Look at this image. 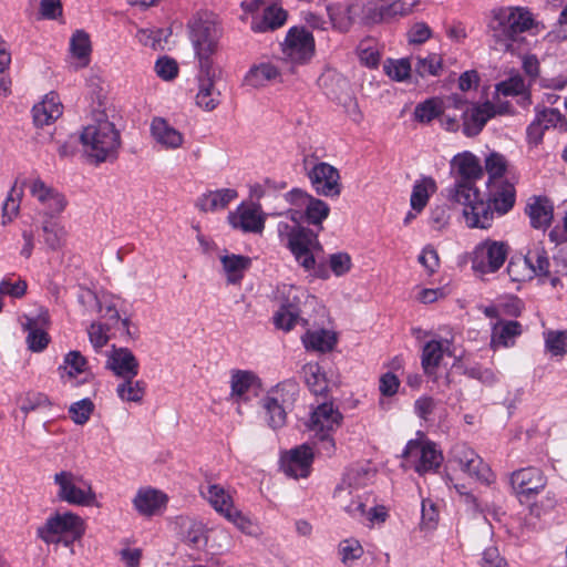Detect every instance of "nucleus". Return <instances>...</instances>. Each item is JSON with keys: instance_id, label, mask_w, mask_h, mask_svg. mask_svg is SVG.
<instances>
[{"instance_id": "1", "label": "nucleus", "mask_w": 567, "mask_h": 567, "mask_svg": "<svg viewBox=\"0 0 567 567\" xmlns=\"http://www.w3.org/2000/svg\"><path fill=\"white\" fill-rule=\"evenodd\" d=\"M455 173V183L446 189L450 202L463 206V216L467 226H486L491 219L488 206L483 204L481 192L475 186L476 181L483 176L480 161L466 152L456 155L452 162Z\"/></svg>"}, {"instance_id": "2", "label": "nucleus", "mask_w": 567, "mask_h": 567, "mask_svg": "<svg viewBox=\"0 0 567 567\" xmlns=\"http://www.w3.org/2000/svg\"><path fill=\"white\" fill-rule=\"evenodd\" d=\"M487 28L494 41V49L509 52L513 51L514 42L519 34L527 31L538 34L545 27L534 19L528 9L514 7L493 10Z\"/></svg>"}, {"instance_id": "3", "label": "nucleus", "mask_w": 567, "mask_h": 567, "mask_svg": "<svg viewBox=\"0 0 567 567\" xmlns=\"http://www.w3.org/2000/svg\"><path fill=\"white\" fill-rule=\"evenodd\" d=\"M81 142L89 157L102 163L116 157L121 134L110 121L106 110H94L91 123L81 133Z\"/></svg>"}, {"instance_id": "4", "label": "nucleus", "mask_w": 567, "mask_h": 567, "mask_svg": "<svg viewBox=\"0 0 567 567\" xmlns=\"http://www.w3.org/2000/svg\"><path fill=\"white\" fill-rule=\"evenodd\" d=\"M189 37L198 64L215 63L221 28L216 17L209 12L196 14L189 22Z\"/></svg>"}, {"instance_id": "5", "label": "nucleus", "mask_w": 567, "mask_h": 567, "mask_svg": "<svg viewBox=\"0 0 567 567\" xmlns=\"http://www.w3.org/2000/svg\"><path fill=\"white\" fill-rule=\"evenodd\" d=\"M84 533L82 518L71 512L56 514L38 528V536L47 544L72 545Z\"/></svg>"}, {"instance_id": "6", "label": "nucleus", "mask_w": 567, "mask_h": 567, "mask_svg": "<svg viewBox=\"0 0 567 567\" xmlns=\"http://www.w3.org/2000/svg\"><path fill=\"white\" fill-rule=\"evenodd\" d=\"M54 484L59 487L60 501L71 505L91 506L96 501L92 484L82 475L71 471H61L53 476Z\"/></svg>"}, {"instance_id": "7", "label": "nucleus", "mask_w": 567, "mask_h": 567, "mask_svg": "<svg viewBox=\"0 0 567 567\" xmlns=\"http://www.w3.org/2000/svg\"><path fill=\"white\" fill-rule=\"evenodd\" d=\"M284 58L280 64L288 66L287 71L295 72L297 65L308 63L315 54V39L305 28H291L282 44Z\"/></svg>"}, {"instance_id": "8", "label": "nucleus", "mask_w": 567, "mask_h": 567, "mask_svg": "<svg viewBox=\"0 0 567 567\" xmlns=\"http://www.w3.org/2000/svg\"><path fill=\"white\" fill-rule=\"evenodd\" d=\"M342 414L332 403H322L311 413L310 430L319 440V451L331 455L334 451V441L331 433L340 427Z\"/></svg>"}, {"instance_id": "9", "label": "nucleus", "mask_w": 567, "mask_h": 567, "mask_svg": "<svg viewBox=\"0 0 567 567\" xmlns=\"http://www.w3.org/2000/svg\"><path fill=\"white\" fill-rule=\"evenodd\" d=\"M509 249L505 241L486 239L480 243L472 252V269L482 276L498 271L505 264Z\"/></svg>"}, {"instance_id": "10", "label": "nucleus", "mask_w": 567, "mask_h": 567, "mask_svg": "<svg viewBox=\"0 0 567 567\" xmlns=\"http://www.w3.org/2000/svg\"><path fill=\"white\" fill-rule=\"evenodd\" d=\"M220 74L221 70L216 63L198 64L196 104L207 112L215 110L220 103V92L215 86Z\"/></svg>"}, {"instance_id": "11", "label": "nucleus", "mask_w": 567, "mask_h": 567, "mask_svg": "<svg viewBox=\"0 0 567 567\" xmlns=\"http://www.w3.org/2000/svg\"><path fill=\"white\" fill-rule=\"evenodd\" d=\"M402 457L408 458L414 463V470L420 475L429 472H435L442 461L443 456L440 451L436 450L435 444L432 442H420L411 440L408 442Z\"/></svg>"}, {"instance_id": "12", "label": "nucleus", "mask_w": 567, "mask_h": 567, "mask_svg": "<svg viewBox=\"0 0 567 567\" xmlns=\"http://www.w3.org/2000/svg\"><path fill=\"white\" fill-rule=\"evenodd\" d=\"M509 484L523 502L540 494L546 487L547 480L540 468L528 466L514 471L509 476Z\"/></svg>"}, {"instance_id": "13", "label": "nucleus", "mask_w": 567, "mask_h": 567, "mask_svg": "<svg viewBox=\"0 0 567 567\" xmlns=\"http://www.w3.org/2000/svg\"><path fill=\"white\" fill-rule=\"evenodd\" d=\"M450 453L452 460L470 476L486 484L492 482L493 474L489 466L465 443H456Z\"/></svg>"}, {"instance_id": "14", "label": "nucleus", "mask_w": 567, "mask_h": 567, "mask_svg": "<svg viewBox=\"0 0 567 567\" xmlns=\"http://www.w3.org/2000/svg\"><path fill=\"white\" fill-rule=\"evenodd\" d=\"M488 197L486 200L483 199V204L488 206L491 213V219L486 226H468L470 228H482L487 229L492 226L494 214L498 215L507 214L515 204L516 192L514 184L511 182H502L495 184H487Z\"/></svg>"}, {"instance_id": "15", "label": "nucleus", "mask_w": 567, "mask_h": 567, "mask_svg": "<svg viewBox=\"0 0 567 567\" xmlns=\"http://www.w3.org/2000/svg\"><path fill=\"white\" fill-rule=\"evenodd\" d=\"M310 183L318 195L338 197L341 193L339 171L326 162L315 164L308 172Z\"/></svg>"}, {"instance_id": "16", "label": "nucleus", "mask_w": 567, "mask_h": 567, "mask_svg": "<svg viewBox=\"0 0 567 567\" xmlns=\"http://www.w3.org/2000/svg\"><path fill=\"white\" fill-rule=\"evenodd\" d=\"M312 461L311 447L303 444L281 457V470L289 477L305 478L310 474Z\"/></svg>"}, {"instance_id": "17", "label": "nucleus", "mask_w": 567, "mask_h": 567, "mask_svg": "<svg viewBox=\"0 0 567 567\" xmlns=\"http://www.w3.org/2000/svg\"><path fill=\"white\" fill-rule=\"evenodd\" d=\"M265 216L260 207L255 204L240 205L235 212L229 213L228 221L235 229L244 233L260 234L265 228Z\"/></svg>"}, {"instance_id": "18", "label": "nucleus", "mask_w": 567, "mask_h": 567, "mask_svg": "<svg viewBox=\"0 0 567 567\" xmlns=\"http://www.w3.org/2000/svg\"><path fill=\"white\" fill-rule=\"evenodd\" d=\"M505 106L501 105L498 109L492 102L474 105L471 110L464 113L463 132L466 136L477 135L487 121L496 114L505 113Z\"/></svg>"}, {"instance_id": "19", "label": "nucleus", "mask_w": 567, "mask_h": 567, "mask_svg": "<svg viewBox=\"0 0 567 567\" xmlns=\"http://www.w3.org/2000/svg\"><path fill=\"white\" fill-rule=\"evenodd\" d=\"M79 301L83 305L93 306L95 308V311L100 313L102 318L109 321L106 324H112V327H115L116 324L121 323L123 329L126 330L127 336H131L130 319L120 318V313L116 309V306L112 300H109L105 297L99 298L93 291L86 290L79 296Z\"/></svg>"}, {"instance_id": "20", "label": "nucleus", "mask_w": 567, "mask_h": 567, "mask_svg": "<svg viewBox=\"0 0 567 567\" xmlns=\"http://www.w3.org/2000/svg\"><path fill=\"white\" fill-rule=\"evenodd\" d=\"M346 489V485H338L333 498L351 518L362 522L365 516V507L369 503L368 493H353Z\"/></svg>"}, {"instance_id": "21", "label": "nucleus", "mask_w": 567, "mask_h": 567, "mask_svg": "<svg viewBox=\"0 0 567 567\" xmlns=\"http://www.w3.org/2000/svg\"><path fill=\"white\" fill-rule=\"evenodd\" d=\"M106 368L121 379H135L140 371V363L130 349L114 348L109 355Z\"/></svg>"}, {"instance_id": "22", "label": "nucleus", "mask_w": 567, "mask_h": 567, "mask_svg": "<svg viewBox=\"0 0 567 567\" xmlns=\"http://www.w3.org/2000/svg\"><path fill=\"white\" fill-rule=\"evenodd\" d=\"M299 293L300 289L296 287L288 288L287 297L274 318L277 328L289 331L298 322L301 302Z\"/></svg>"}, {"instance_id": "23", "label": "nucleus", "mask_w": 567, "mask_h": 567, "mask_svg": "<svg viewBox=\"0 0 567 567\" xmlns=\"http://www.w3.org/2000/svg\"><path fill=\"white\" fill-rule=\"evenodd\" d=\"M370 18L374 22H388L411 12V6L403 0H369Z\"/></svg>"}, {"instance_id": "24", "label": "nucleus", "mask_w": 567, "mask_h": 567, "mask_svg": "<svg viewBox=\"0 0 567 567\" xmlns=\"http://www.w3.org/2000/svg\"><path fill=\"white\" fill-rule=\"evenodd\" d=\"M525 213L529 217L530 226L535 229H546L554 218V205L545 196H534L528 199Z\"/></svg>"}, {"instance_id": "25", "label": "nucleus", "mask_w": 567, "mask_h": 567, "mask_svg": "<svg viewBox=\"0 0 567 567\" xmlns=\"http://www.w3.org/2000/svg\"><path fill=\"white\" fill-rule=\"evenodd\" d=\"M63 113V105L55 92L48 93L44 99L32 109L33 123L38 127L50 125Z\"/></svg>"}, {"instance_id": "26", "label": "nucleus", "mask_w": 567, "mask_h": 567, "mask_svg": "<svg viewBox=\"0 0 567 567\" xmlns=\"http://www.w3.org/2000/svg\"><path fill=\"white\" fill-rule=\"evenodd\" d=\"M151 135L165 150H177L183 145V134L163 117H154Z\"/></svg>"}, {"instance_id": "27", "label": "nucleus", "mask_w": 567, "mask_h": 567, "mask_svg": "<svg viewBox=\"0 0 567 567\" xmlns=\"http://www.w3.org/2000/svg\"><path fill=\"white\" fill-rule=\"evenodd\" d=\"M48 322V311H41L37 318H27L24 327L28 330L27 342L30 350L40 352L48 347L50 337L43 329Z\"/></svg>"}, {"instance_id": "28", "label": "nucleus", "mask_w": 567, "mask_h": 567, "mask_svg": "<svg viewBox=\"0 0 567 567\" xmlns=\"http://www.w3.org/2000/svg\"><path fill=\"white\" fill-rule=\"evenodd\" d=\"M523 332L522 324L516 320L498 319L492 326L491 347L496 349L499 347L514 346L515 339Z\"/></svg>"}, {"instance_id": "29", "label": "nucleus", "mask_w": 567, "mask_h": 567, "mask_svg": "<svg viewBox=\"0 0 567 567\" xmlns=\"http://www.w3.org/2000/svg\"><path fill=\"white\" fill-rule=\"evenodd\" d=\"M285 72V65L275 64L272 62H265L252 65L246 74L245 84L252 87L265 86L268 82L280 80L281 74Z\"/></svg>"}, {"instance_id": "30", "label": "nucleus", "mask_w": 567, "mask_h": 567, "mask_svg": "<svg viewBox=\"0 0 567 567\" xmlns=\"http://www.w3.org/2000/svg\"><path fill=\"white\" fill-rule=\"evenodd\" d=\"M254 386H260V380L255 372L248 370H231L230 373V396L237 403L247 401L246 394Z\"/></svg>"}, {"instance_id": "31", "label": "nucleus", "mask_w": 567, "mask_h": 567, "mask_svg": "<svg viewBox=\"0 0 567 567\" xmlns=\"http://www.w3.org/2000/svg\"><path fill=\"white\" fill-rule=\"evenodd\" d=\"M287 230L288 247L292 254L310 249L317 240V234L299 225L290 227L288 224H279V231Z\"/></svg>"}, {"instance_id": "32", "label": "nucleus", "mask_w": 567, "mask_h": 567, "mask_svg": "<svg viewBox=\"0 0 567 567\" xmlns=\"http://www.w3.org/2000/svg\"><path fill=\"white\" fill-rule=\"evenodd\" d=\"M238 196V193L231 188H223L207 194H203L196 202V207L202 212H214L224 209Z\"/></svg>"}, {"instance_id": "33", "label": "nucleus", "mask_w": 567, "mask_h": 567, "mask_svg": "<svg viewBox=\"0 0 567 567\" xmlns=\"http://www.w3.org/2000/svg\"><path fill=\"white\" fill-rule=\"evenodd\" d=\"M165 502V495L151 488L138 491L133 501L136 511L145 516L154 515Z\"/></svg>"}, {"instance_id": "34", "label": "nucleus", "mask_w": 567, "mask_h": 567, "mask_svg": "<svg viewBox=\"0 0 567 567\" xmlns=\"http://www.w3.org/2000/svg\"><path fill=\"white\" fill-rule=\"evenodd\" d=\"M182 540L192 548H203L207 544L206 526L195 519H184L182 523Z\"/></svg>"}, {"instance_id": "35", "label": "nucleus", "mask_w": 567, "mask_h": 567, "mask_svg": "<svg viewBox=\"0 0 567 567\" xmlns=\"http://www.w3.org/2000/svg\"><path fill=\"white\" fill-rule=\"evenodd\" d=\"M374 476V472L364 466L351 467L343 475L342 481L339 485H346V489L353 493H367L365 486Z\"/></svg>"}, {"instance_id": "36", "label": "nucleus", "mask_w": 567, "mask_h": 567, "mask_svg": "<svg viewBox=\"0 0 567 567\" xmlns=\"http://www.w3.org/2000/svg\"><path fill=\"white\" fill-rule=\"evenodd\" d=\"M446 349L439 340H431L424 344L421 363L425 374L430 377L435 374Z\"/></svg>"}, {"instance_id": "37", "label": "nucleus", "mask_w": 567, "mask_h": 567, "mask_svg": "<svg viewBox=\"0 0 567 567\" xmlns=\"http://www.w3.org/2000/svg\"><path fill=\"white\" fill-rule=\"evenodd\" d=\"M223 268L227 274V280L229 284L239 282L244 272L250 267L251 260L249 257L241 255H225L220 258Z\"/></svg>"}, {"instance_id": "38", "label": "nucleus", "mask_w": 567, "mask_h": 567, "mask_svg": "<svg viewBox=\"0 0 567 567\" xmlns=\"http://www.w3.org/2000/svg\"><path fill=\"white\" fill-rule=\"evenodd\" d=\"M302 375L310 391L316 395H323L328 391V381L321 367L309 362L302 367Z\"/></svg>"}, {"instance_id": "39", "label": "nucleus", "mask_w": 567, "mask_h": 567, "mask_svg": "<svg viewBox=\"0 0 567 567\" xmlns=\"http://www.w3.org/2000/svg\"><path fill=\"white\" fill-rule=\"evenodd\" d=\"M202 494L213 508L223 516L234 507L231 496L218 484H209L207 491H202Z\"/></svg>"}, {"instance_id": "40", "label": "nucleus", "mask_w": 567, "mask_h": 567, "mask_svg": "<svg viewBox=\"0 0 567 567\" xmlns=\"http://www.w3.org/2000/svg\"><path fill=\"white\" fill-rule=\"evenodd\" d=\"M306 349L319 352L331 351L337 342L334 333L321 329L317 331H308L302 338Z\"/></svg>"}, {"instance_id": "41", "label": "nucleus", "mask_w": 567, "mask_h": 567, "mask_svg": "<svg viewBox=\"0 0 567 567\" xmlns=\"http://www.w3.org/2000/svg\"><path fill=\"white\" fill-rule=\"evenodd\" d=\"M146 390V383L142 380L122 379L116 386L117 396L124 402H142Z\"/></svg>"}, {"instance_id": "42", "label": "nucleus", "mask_w": 567, "mask_h": 567, "mask_svg": "<svg viewBox=\"0 0 567 567\" xmlns=\"http://www.w3.org/2000/svg\"><path fill=\"white\" fill-rule=\"evenodd\" d=\"M436 189L435 182L432 177H424L415 182L411 194V207L420 213L427 204L430 194Z\"/></svg>"}, {"instance_id": "43", "label": "nucleus", "mask_w": 567, "mask_h": 567, "mask_svg": "<svg viewBox=\"0 0 567 567\" xmlns=\"http://www.w3.org/2000/svg\"><path fill=\"white\" fill-rule=\"evenodd\" d=\"M43 239L52 250L60 249L66 238V230L59 221L48 218L42 223Z\"/></svg>"}, {"instance_id": "44", "label": "nucleus", "mask_w": 567, "mask_h": 567, "mask_svg": "<svg viewBox=\"0 0 567 567\" xmlns=\"http://www.w3.org/2000/svg\"><path fill=\"white\" fill-rule=\"evenodd\" d=\"M299 392V386L297 382L292 380L284 381L278 383L274 389H271L266 399H276V402L287 405L289 408L292 406L293 402Z\"/></svg>"}, {"instance_id": "45", "label": "nucleus", "mask_w": 567, "mask_h": 567, "mask_svg": "<svg viewBox=\"0 0 567 567\" xmlns=\"http://www.w3.org/2000/svg\"><path fill=\"white\" fill-rule=\"evenodd\" d=\"M414 71L421 78L440 76L443 71V60L440 54L429 53L426 56H417Z\"/></svg>"}, {"instance_id": "46", "label": "nucleus", "mask_w": 567, "mask_h": 567, "mask_svg": "<svg viewBox=\"0 0 567 567\" xmlns=\"http://www.w3.org/2000/svg\"><path fill=\"white\" fill-rule=\"evenodd\" d=\"M524 261L533 274L537 276H547L549 274L550 262L547 251L543 246H536L534 249H530L524 257Z\"/></svg>"}, {"instance_id": "47", "label": "nucleus", "mask_w": 567, "mask_h": 567, "mask_svg": "<svg viewBox=\"0 0 567 567\" xmlns=\"http://www.w3.org/2000/svg\"><path fill=\"white\" fill-rule=\"evenodd\" d=\"M287 19V13L284 9L276 6L269 4L264 9L262 21L257 24H252L255 31L275 30L281 27Z\"/></svg>"}, {"instance_id": "48", "label": "nucleus", "mask_w": 567, "mask_h": 567, "mask_svg": "<svg viewBox=\"0 0 567 567\" xmlns=\"http://www.w3.org/2000/svg\"><path fill=\"white\" fill-rule=\"evenodd\" d=\"M508 167L504 155L493 152L485 158V169L488 174L487 184L506 182L503 179Z\"/></svg>"}, {"instance_id": "49", "label": "nucleus", "mask_w": 567, "mask_h": 567, "mask_svg": "<svg viewBox=\"0 0 567 567\" xmlns=\"http://www.w3.org/2000/svg\"><path fill=\"white\" fill-rule=\"evenodd\" d=\"M262 408L267 414L268 425L276 430L286 424L287 409L289 406L276 402V399H262Z\"/></svg>"}, {"instance_id": "50", "label": "nucleus", "mask_w": 567, "mask_h": 567, "mask_svg": "<svg viewBox=\"0 0 567 567\" xmlns=\"http://www.w3.org/2000/svg\"><path fill=\"white\" fill-rule=\"evenodd\" d=\"M442 114V102L437 99H429L415 106L414 117L421 123H429Z\"/></svg>"}, {"instance_id": "51", "label": "nucleus", "mask_w": 567, "mask_h": 567, "mask_svg": "<svg viewBox=\"0 0 567 567\" xmlns=\"http://www.w3.org/2000/svg\"><path fill=\"white\" fill-rule=\"evenodd\" d=\"M63 362V369L70 378H75L78 374L84 373L89 369L86 358L78 350L68 352L64 355ZM60 369H62V367Z\"/></svg>"}, {"instance_id": "52", "label": "nucleus", "mask_w": 567, "mask_h": 567, "mask_svg": "<svg viewBox=\"0 0 567 567\" xmlns=\"http://www.w3.org/2000/svg\"><path fill=\"white\" fill-rule=\"evenodd\" d=\"M319 85L324 90V93L332 99L338 97L347 85L344 79L334 71L324 72L318 80Z\"/></svg>"}, {"instance_id": "53", "label": "nucleus", "mask_w": 567, "mask_h": 567, "mask_svg": "<svg viewBox=\"0 0 567 567\" xmlns=\"http://www.w3.org/2000/svg\"><path fill=\"white\" fill-rule=\"evenodd\" d=\"M330 208L327 203L319 198L312 197L306 206V218L311 225H321V223L329 216Z\"/></svg>"}, {"instance_id": "54", "label": "nucleus", "mask_w": 567, "mask_h": 567, "mask_svg": "<svg viewBox=\"0 0 567 567\" xmlns=\"http://www.w3.org/2000/svg\"><path fill=\"white\" fill-rule=\"evenodd\" d=\"M70 49L74 56L80 60H85L84 64H86L91 53V41L89 34L83 30L75 31L71 38Z\"/></svg>"}, {"instance_id": "55", "label": "nucleus", "mask_w": 567, "mask_h": 567, "mask_svg": "<svg viewBox=\"0 0 567 567\" xmlns=\"http://www.w3.org/2000/svg\"><path fill=\"white\" fill-rule=\"evenodd\" d=\"M384 72L394 81H404L410 76L412 64L410 59L388 60L383 65Z\"/></svg>"}, {"instance_id": "56", "label": "nucleus", "mask_w": 567, "mask_h": 567, "mask_svg": "<svg viewBox=\"0 0 567 567\" xmlns=\"http://www.w3.org/2000/svg\"><path fill=\"white\" fill-rule=\"evenodd\" d=\"M18 401L20 404V410L24 414H28L29 412L34 411L39 408L50 405V401L45 394L34 391H29L25 392L24 394H21Z\"/></svg>"}, {"instance_id": "57", "label": "nucleus", "mask_w": 567, "mask_h": 567, "mask_svg": "<svg viewBox=\"0 0 567 567\" xmlns=\"http://www.w3.org/2000/svg\"><path fill=\"white\" fill-rule=\"evenodd\" d=\"M164 30L162 29H141L136 33V38L140 43L145 47H148L153 50H163L164 44Z\"/></svg>"}, {"instance_id": "58", "label": "nucleus", "mask_w": 567, "mask_h": 567, "mask_svg": "<svg viewBox=\"0 0 567 567\" xmlns=\"http://www.w3.org/2000/svg\"><path fill=\"white\" fill-rule=\"evenodd\" d=\"M536 120L542 123L545 130L550 127H558L565 130L567 122L561 113L556 109H544L537 112Z\"/></svg>"}, {"instance_id": "59", "label": "nucleus", "mask_w": 567, "mask_h": 567, "mask_svg": "<svg viewBox=\"0 0 567 567\" xmlns=\"http://www.w3.org/2000/svg\"><path fill=\"white\" fill-rule=\"evenodd\" d=\"M93 410V402L90 399H83L73 403L69 409V413L74 423L83 425L89 421Z\"/></svg>"}, {"instance_id": "60", "label": "nucleus", "mask_w": 567, "mask_h": 567, "mask_svg": "<svg viewBox=\"0 0 567 567\" xmlns=\"http://www.w3.org/2000/svg\"><path fill=\"white\" fill-rule=\"evenodd\" d=\"M113 328L112 324L93 322L87 329L89 339L93 348L99 351L109 342L107 331Z\"/></svg>"}, {"instance_id": "61", "label": "nucleus", "mask_w": 567, "mask_h": 567, "mask_svg": "<svg viewBox=\"0 0 567 567\" xmlns=\"http://www.w3.org/2000/svg\"><path fill=\"white\" fill-rule=\"evenodd\" d=\"M339 551L342 557V563L349 564L362 556L363 548L355 539H344L339 545Z\"/></svg>"}, {"instance_id": "62", "label": "nucleus", "mask_w": 567, "mask_h": 567, "mask_svg": "<svg viewBox=\"0 0 567 567\" xmlns=\"http://www.w3.org/2000/svg\"><path fill=\"white\" fill-rule=\"evenodd\" d=\"M155 72L165 81L173 80L178 74L177 62L168 56L159 58L155 63Z\"/></svg>"}, {"instance_id": "63", "label": "nucleus", "mask_w": 567, "mask_h": 567, "mask_svg": "<svg viewBox=\"0 0 567 567\" xmlns=\"http://www.w3.org/2000/svg\"><path fill=\"white\" fill-rule=\"evenodd\" d=\"M227 520L231 522L237 528H239L243 533L252 535L255 532V525L250 518L245 516L240 511L233 507L227 514L224 516Z\"/></svg>"}, {"instance_id": "64", "label": "nucleus", "mask_w": 567, "mask_h": 567, "mask_svg": "<svg viewBox=\"0 0 567 567\" xmlns=\"http://www.w3.org/2000/svg\"><path fill=\"white\" fill-rule=\"evenodd\" d=\"M546 347L554 355L567 352V331L550 332L546 338Z\"/></svg>"}]
</instances>
